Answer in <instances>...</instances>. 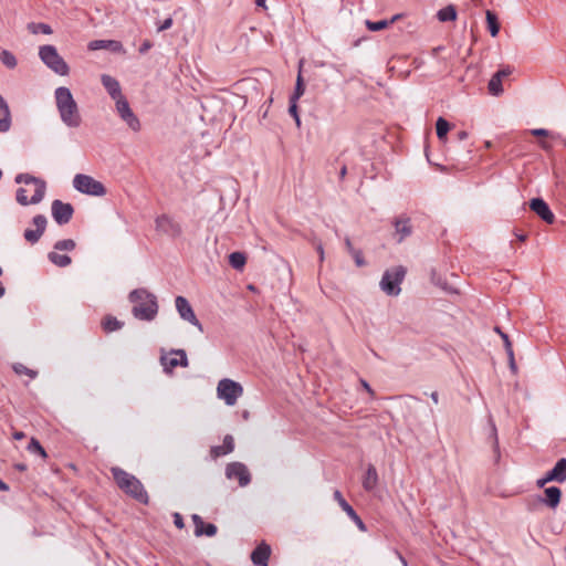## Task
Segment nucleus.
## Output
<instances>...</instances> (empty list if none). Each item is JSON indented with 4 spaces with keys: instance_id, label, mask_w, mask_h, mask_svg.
I'll use <instances>...</instances> for the list:
<instances>
[{
    "instance_id": "obj_1",
    "label": "nucleus",
    "mask_w": 566,
    "mask_h": 566,
    "mask_svg": "<svg viewBox=\"0 0 566 566\" xmlns=\"http://www.w3.org/2000/svg\"><path fill=\"white\" fill-rule=\"evenodd\" d=\"M128 300L134 304L132 313L135 318L150 322L156 317L158 303L155 294L143 287L135 289L129 293Z\"/></svg>"
},
{
    "instance_id": "obj_2",
    "label": "nucleus",
    "mask_w": 566,
    "mask_h": 566,
    "mask_svg": "<svg viewBox=\"0 0 566 566\" xmlns=\"http://www.w3.org/2000/svg\"><path fill=\"white\" fill-rule=\"evenodd\" d=\"M112 475L117 486L127 495L143 504H148L149 497L143 483L133 474L124 469L114 467L111 469Z\"/></svg>"
},
{
    "instance_id": "obj_3",
    "label": "nucleus",
    "mask_w": 566,
    "mask_h": 566,
    "mask_svg": "<svg viewBox=\"0 0 566 566\" xmlns=\"http://www.w3.org/2000/svg\"><path fill=\"white\" fill-rule=\"evenodd\" d=\"M14 181L17 184H24V185L34 184L36 186L34 193L30 199L28 198L27 190L24 188L20 187L17 189L15 199L19 205H21V206L38 205L44 199L45 191H46V182L43 179L34 177L30 174L23 172V174H18L14 178Z\"/></svg>"
},
{
    "instance_id": "obj_4",
    "label": "nucleus",
    "mask_w": 566,
    "mask_h": 566,
    "mask_svg": "<svg viewBox=\"0 0 566 566\" xmlns=\"http://www.w3.org/2000/svg\"><path fill=\"white\" fill-rule=\"evenodd\" d=\"M407 270L402 265H397L384 272L380 280V289L389 296H398L401 292V283L405 280Z\"/></svg>"
},
{
    "instance_id": "obj_5",
    "label": "nucleus",
    "mask_w": 566,
    "mask_h": 566,
    "mask_svg": "<svg viewBox=\"0 0 566 566\" xmlns=\"http://www.w3.org/2000/svg\"><path fill=\"white\" fill-rule=\"evenodd\" d=\"M39 57L54 73L62 76L69 74V65L66 64L64 59L59 54L54 45L46 44L40 46Z\"/></svg>"
},
{
    "instance_id": "obj_6",
    "label": "nucleus",
    "mask_w": 566,
    "mask_h": 566,
    "mask_svg": "<svg viewBox=\"0 0 566 566\" xmlns=\"http://www.w3.org/2000/svg\"><path fill=\"white\" fill-rule=\"evenodd\" d=\"M243 394V387L240 382L230 378H223L218 382L217 396L223 400L227 406H234Z\"/></svg>"
},
{
    "instance_id": "obj_7",
    "label": "nucleus",
    "mask_w": 566,
    "mask_h": 566,
    "mask_svg": "<svg viewBox=\"0 0 566 566\" xmlns=\"http://www.w3.org/2000/svg\"><path fill=\"white\" fill-rule=\"evenodd\" d=\"M73 187L81 193L101 197L106 193L105 186L93 177L77 174L73 179Z\"/></svg>"
},
{
    "instance_id": "obj_8",
    "label": "nucleus",
    "mask_w": 566,
    "mask_h": 566,
    "mask_svg": "<svg viewBox=\"0 0 566 566\" xmlns=\"http://www.w3.org/2000/svg\"><path fill=\"white\" fill-rule=\"evenodd\" d=\"M226 478L229 480H238L239 485L244 488L251 482V474L247 465L242 462L228 463L224 471Z\"/></svg>"
},
{
    "instance_id": "obj_9",
    "label": "nucleus",
    "mask_w": 566,
    "mask_h": 566,
    "mask_svg": "<svg viewBox=\"0 0 566 566\" xmlns=\"http://www.w3.org/2000/svg\"><path fill=\"white\" fill-rule=\"evenodd\" d=\"M156 230L169 238H177L182 229L179 222L168 214H160L155 219Z\"/></svg>"
},
{
    "instance_id": "obj_10",
    "label": "nucleus",
    "mask_w": 566,
    "mask_h": 566,
    "mask_svg": "<svg viewBox=\"0 0 566 566\" xmlns=\"http://www.w3.org/2000/svg\"><path fill=\"white\" fill-rule=\"evenodd\" d=\"M51 212L54 221L59 226H64L70 222L73 217L74 208L69 202H63L60 199H55L51 205Z\"/></svg>"
},
{
    "instance_id": "obj_11",
    "label": "nucleus",
    "mask_w": 566,
    "mask_h": 566,
    "mask_svg": "<svg viewBox=\"0 0 566 566\" xmlns=\"http://www.w3.org/2000/svg\"><path fill=\"white\" fill-rule=\"evenodd\" d=\"M176 310L179 314V316L190 323L191 325L196 326L200 332L203 331L202 324L197 318L189 301L184 296H177L175 300Z\"/></svg>"
},
{
    "instance_id": "obj_12",
    "label": "nucleus",
    "mask_w": 566,
    "mask_h": 566,
    "mask_svg": "<svg viewBox=\"0 0 566 566\" xmlns=\"http://www.w3.org/2000/svg\"><path fill=\"white\" fill-rule=\"evenodd\" d=\"M102 84L107 93L115 101V106H129L128 102L122 94L119 82L111 75H102Z\"/></svg>"
},
{
    "instance_id": "obj_13",
    "label": "nucleus",
    "mask_w": 566,
    "mask_h": 566,
    "mask_svg": "<svg viewBox=\"0 0 566 566\" xmlns=\"http://www.w3.org/2000/svg\"><path fill=\"white\" fill-rule=\"evenodd\" d=\"M32 224L35 229H25L23 237L30 244H35L46 229L48 219L44 214H36L32 218Z\"/></svg>"
},
{
    "instance_id": "obj_14",
    "label": "nucleus",
    "mask_w": 566,
    "mask_h": 566,
    "mask_svg": "<svg viewBox=\"0 0 566 566\" xmlns=\"http://www.w3.org/2000/svg\"><path fill=\"white\" fill-rule=\"evenodd\" d=\"M395 228V235L397 237V243H401L405 239L410 237L413 232L411 219L407 214L402 213L391 221Z\"/></svg>"
},
{
    "instance_id": "obj_15",
    "label": "nucleus",
    "mask_w": 566,
    "mask_h": 566,
    "mask_svg": "<svg viewBox=\"0 0 566 566\" xmlns=\"http://www.w3.org/2000/svg\"><path fill=\"white\" fill-rule=\"evenodd\" d=\"M530 209L537 214L544 222L552 224L555 221V214L548 203L541 197L530 200Z\"/></svg>"
},
{
    "instance_id": "obj_16",
    "label": "nucleus",
    "mask_w": 566,
    "mask_h": 566,
    "mask_svg": "<svg viewBox=\"0 0 566 566\" xmlns=\"http://www.w3.org/2000/svg\"><path fill=\"white\" fill-rule=\"evenodd\" d=\"M562 500V490L558 486L552 485L544 489V496L538 495L533 500L534 503L545 504L547 507L555 510Z\"/></svg>"
},
{
    "instance_id": "obj_17",
    "label": "nucleus",
    "mask_w": 566,
    "mask_h": 566,
    "mask_svg": "<svg viewBox=\"0 0 566 566\" xmlns=\"http://www.w3.org/2000/svg\"><path fill=\"white\" fill-rule=\"evenodd\" d=\"M191 520L195 526L193 534L196 537H213L218 533V527L213 523H206L200 515L192 514Z\"/></svg>"
},
{
    "instance_id": "obj_18",
    "label": "nucleus",
    "mask_w": 566,
    "mask_h": 566,
    "mask_svg": "<svg viewBox=\"0 0 566 566\" xmlns=\"http://www.w3.org/2000/svg\"><path fill=\"white\" fill-rule=\"evenodd\" d=\"M334 499L338 502L339 506L348 515V517L357 525V527L360 531L365 532L366 531L365 523L359 517V515L356 513V511L353 509V506L344 499L340 491H338V490L334 491Z\"/></svg>"
},
{
    "instance_id": "obj_19",
    "label": "nucleus",
    "mask_w": 566,
    "mask_h": 566,
    "mask_svg": "<svg viewBox=\"0 0 566 566\" xmlns=\"http://www.w3.org/2000/svg\"><path fill=\"white\" fill-rule=\"evenodd\" d=\"M271 547L265 542L260 543L251 553V560L255 566H268Z\"/></svg>"
},
{
    "instance_id": "obj_20",
    "label": "nucleus",
    "mask_w": 566,
    "mask_h": 566,
    "mask_svg": "<svg viewBox=\"0 0 566 566\" xmlns=\"http://www.w3.org/2000/svg\"><path fill=\"white\" fill-rule=\"evenodd\" d=\"M119 118L127 124V126L134 130H140V122L137 115L133 112V108H116Z\"/></svg>"
},
{
    "instance_id": "obj_21",
    "label": "nucleus",
    "mask_w": 566,
    "mask_h": 566,
    "mask_svg": "<svg viewBox=\"0 0 566 566\" xmlns=\"http://www.w3.org/2000/svg\"><path fill=\"white\" fill-rule=\"evenodd\" d=\"M61 119L70 127H77L81 123L78 108H59Z\"/></svg>"
},
{
    "instance_id": "obj_22",
    "label": "nucleus",
    "mask_w": 566,
    "mask_h": 566,
    "mask_svg": "<svg viewBox=\"0 0 566 566\" xmlns=\"http://www.w3.org/2000/svg\"><path fill=\"white\" fill-rule=\"evenodd\" d=\"M378 484V473L373 464H368L365 475L363 478V488L370 492L376 489Z\"/></svg>"
},
{
    "instance_id": "obj_23",
    "label": "nucleus",
    "mask_w": 566,
    "mask_h": 566,
    "mask_svg": "<svg viewBox=\"0 0 566 566\" xmlns=\"http://www.w3.org/2000/svg\"><path fill=\"white\" fill-rule=\"evenodd\" d=\"M55 103L56 106H76L71 91L64 86L55 90Z\"/></svg>"
},
{
    "instance_id": "obj_24",
    "label": "nucleus",
    "mask_w": 566,
    "mask_h": 566,
    "mask_svg": "<svg viewBox=\"0 0 566 566\" xmlns=\"http://www.w3.org/2000/svg\"><path fill=\"white\" fill-rule=\"evenodd\" d=\"M344 244H345L346 251L353 258L355 264L358 268L365 266L366 265V260H365V258L363 255V251L360 249L354 248L349 237H345Z\"/></svg>"
},
{
    "instance_id": "obj_25",
    "label": "nucleus",
    "mask_w": 566,
    "mask_h": 566,
    "mask_svg": "<svg viewBox=\"0 0 566 566\" xmlns=\"http://www.w3.org/2000/svg\"><path fill=\"white\" fill-rule=\"evenodd\" d=\"M549 472V478H553L555 482L564 483L566 481V458L558 459Z\"/></svg>"
},
{
    "instance_id": "obj_26",
    "label": "nucleus",
    "mask_w": 566,
    "mask_h": 566,
    "mask_svg": "<svg viewBox=\"0 0 566 566\" xmlns=\"http://www.w3.org/2000/svg\"><path fill=\"white\" fill-rule=\"evenodd\" d=\"M234 449V440L233 437L230 434H227L223 439L222 446H214L211 448V454L213 457H221L226 455L228 453H231Z\"/></svg>"
},
{
    "instance_id": "obj_27",
    "label": "nucleus",
    "mask_w": 566,
    "mask_h": 566,
    "mask_svg": "<svg viewBox=\"0 0 566 566\" xmlns=\"http://www.w3.org/2000/svg\"><path fill=\"white\" fill-rule=\"evenodd\" d=\"M302 67V61L300 62V69ZM305 85L302 77L301 70L296 78V84L293 94L290 96L289 106H297L298 98L304 94Z\"/></svg>"
},
{
    "instance_id": "obj_28",
    "label": "nucleus",
    "mask_w": 566,
    "mask_h": 566,
    "mask_svg": "<svg viewBox=\"0 0 566 566\" xmlns=\"http://www.w3.org/2000/svg\"><path fill=\"white\" fill-rule=\"evenodd\" d=\"M88 48L91 50L112 49L113 51H118L122 49V44L114 40H95L88 44Z\"/></svg>"
},
{
    "instance_id": "obj_29",
    "label": "nucleus",
    "mask_w": 566,
    "mask_h": 566,
    "mask_svg": "<svg viewBox=\"0 0 566 566\" xmlns=\"http://www.w3.org/2000/svg\"><path fill=\"white\" fill-rule=\"evenodd\" d=\"M49 261L59 266V268H66L72 263V259L66 254H60L57 251H51L48 253Z\"/></svg>"
},
{
    "instance_id": "obj_30",
    "label": "nucleus",
    "mask_w": 566,
    "mask_h": 566,
    "mask_svg": "<svg viewBox=\"0 0 566 566\" xmlns=\"http://www.w3.org/2000/svg\"><path fill=\"white\" fill-rule=\"evenodd\" d=\"M457 15V9L453 4H449L437 12V18L440 22L454 21Z\"/></svg>"
},
{
    "instance_id": "obj_31",
    "label": "nucleus",
    "mask_w": 566,
    "mask_h": 566,
    "mask_svg": "<svg viewBox=\"0 0 566 566\" xmlns=\"http://www.w3.org/2000/svg\"><path fill=\"white\" fill-rule=\"evenodd\" d=\"M102 326L106 333H112L120 329L124 326V323L112 315H107L103 319Z\"/></svg>"
},
{
    "instance_id": "obj_32",
    "label": "nucleus",
    "mask_w": 566,
    "mask_h": 566,
    "mask_svg": "<svg viewBox=\"0 0 566 566\" xmlns=\"http://www.w3.org/2000/svg\"><path fill=\"white\" fill-rule=\"evenodd\" d=\"M449 130H450V123L440 116L436 122V133H437L438 139L441 142L446 140Z\"/></svg>"
},
{
    "instance_id": "obj_33",
    "label": "nucleus",
    "mask_w": 566,
    "mask_h": 566,
    "mask_svg": "<svg viewBox=\"0 0 566 566\" xmlns=\"http://www.w3.org/2000/svg\"><path fill=\"white\" fill-rule=\"evenodd\" d=\"M245 262L247 256L243 252L235 251L229 254V264L234 270H242L243 266L245 265Z\"/></svg>"
},
{
    "instance_id": "obj_34",
    "label": "nucleus",
    "mask_w": 566,
    "mask_h": 566,
    "mask_svg": "<svg viewBox=\"0 0 566 566\" xmlns=\"http://www.w3.org/2000/svg\"><path fill=\"white\" fill-rule=\"evenodd\" d=\"M486 23L490 34L496 36L500 32V23L497 15L493 11H486Z\"/></svg>"
},
{
    "instance_id": "obj_35",
    "label": "nucleus",
    "mask_w": 566,
    "mask_h": 566,
    "mask_svg": "<svg viewBox=\"0 0 566 566\" xmlns=\"http://www.w3.org/2000/svg\"><path fill=\"white\" fill-rule=\"evenodd\" d=\"M27 28L32 34H52L53 32L52 28L49 24L42 22H30L28 23Z\"/></svg>"
},
{
    "instance_id": "obj_36",
    "label": "nucleus",
    "mask_w": 566,
    "mask_h": 566,
    "mask_svg": "<svg viewBox=\"0 0 566 566\" xmlns=\"http://www.w3.org/2000/svg\"><path fill=\"white\" fill-rule=\"evenodd\" d=\"M11 127L10 108H0V133H6Z\"/></svg>"
},
{
    "instance_id": "obj_37",
    "label": "nucleus",
    "mask_w": 566,
    "mask_h": 566,
    "mask_svg": "<svg viewBox=\"0 0 566 566\" xmlns=\"http://www.w3.org/2000/svg\"><path fill=\"white\" fill-rule=\"evenodd\" d=\"M0 61L8 69H14L18 64L17 57L8 50L0 52Z\"/></svg>"
},
{
    "instance_id": "obj_38",
    "label": "nucleus",
    "mask_w": 566,
    "mask_h": 566,
    "mask_svg": "<svg viewBox=\"0 0 566 566\" xmlns=\"http://www.w3.org/2000/svg\"><path fill=\"white\" fill-rule=\"evenodd\" d=\"M490 94L494 96H499L503 92L502 81L499 75H492L489 85H488Z\"/></svg>"
},
{
    "instance_id": "obj_39",
    "label": "nucleus",
    "mask_w": 566,
    "mask_h": 566,
    "mask_svg": "<svg viewBox=\"0 0 566 566\" xmlns=\"http://www.w3.org/2000/svg\"><path fill=\"white\" fill-rule=\"evenodd\" d=\"M76 247V243L73 239H63L59 240L54 243V251H73Z\"/></svg>"
},
{
    "instance_id": "obj_40",
    "label": "nucleus",
    "mask_w": 566,
    "mask_h": 566,
    "mask_svg": "<svg viewBox=\"0 0 566 566\" xmlns=\"http://www.w3.org/2000/svg\"><path fill=\"white\" fill-rule=\"evenodd\" d=\"M160 363L163 365V369L165 374L171 375L172 369L178 367V358H167L166 356L160 357Z\"/></svg>"
},
{
    "instance_id": "obj_41",
    "label": "nucleus",
    "mask_w": 566,
    "mask_h": 566,
    "mask_svg": "<svg viewBox=\"0 0 566 566\" xmlns=\"http://www.w3.org/2000/svg\"><path fill=\"white\" fill-rule=\"evenodd\" d=\"M28 451H30L31 453H36L39 454L40 457L42 458H46L48 454H46V451L44 450V448L41 446V443L39 442V440H36L35 438H32L28 444Z\"/></svg>"
},
{
    "instance_id": "obj_42",
    "label": "nucleus",
    "mask_w": 566,
    "mask_h": 566,
    "mask_svg": "<svg viewBox=\"0 0 566 566\" xmlns=\"http://www.w3.org/2000/svg\"><path fill=\"white\" fill-rule=\"evenodd\" d=\"M390 25V22L387 20H379V21H370L366 20V27L369 31L376 32L384 30Z\"/></svg>"
},
{
    "instance_id": "obj_43",
    "label": "nucleus",
    "mask_w": 566,
    "mask_h": 566,
    "mask_svg": "<svg viewBox=\"0 0 566 566\" xmlns=\"http://www.w3.org/2000/svg\"><path fill=\"white\" fill-rule=\"evenodd\" d=\"M13 370L18 374V375H28L30 378L34 379L36 376H38V373L33 369H30L28 368L27 366H24L23 364H15L13 366Z\"/></svg>"
},
{
    "instance_id": "obj_44",
    "label": "nucleus",
    "mask_w": 566,
    "mask_h": 566,
    "mask_svg": "<svg viewBox=\"0 0 566 566\" xmlns=\"http://www.w3.org/2000/svg\"><path fill=\"white\" fill-rule=\"evenodd\" d=\"M171 354L179 356L178 358V365L181 367H188L189 360L187 357V354L184 349H172Z\"/></svg>"
},
{
    "instance_id": "obj_45",
    "label": "nucleus",
    "mask_w": 566,
    "mask_h": 566,
    "mask_svg": "<svg viewBox=\"0 0 566 566\" xmlns=\"http://www.w3.org/2000/svg\"><path fill=\"white\" fill-rule=\"evenodd\" d=\"M506 354H507V357H509V363H510L511 370L512 371H516L517 367H516V364H515V360H514V352H513V346H512L511 342H507Z\"/></svg>"
},
{
    "instance_id": "obj_46",
    "label": "nucleus",
    "mask_w": 566,
    "mask_h": 566,
    "mask_svg": "<svg viewBox=\"0 0 566 566\" xmlns=\"http://www.w3.org/2000/svg\"><path fill=\"white\" fill-rule=\"evenodd\" d=\"M530 134L534 137H549L551 130L546 128H533L530 129Z\"/></svg>"
},
{
    "instance_id": "obj_47",
    "label": "nucleus",
    "mask_w": 566,
    "mask_h": 566,
    "mask_svg": "<svg viewBox=\"0 0 566 566\" xmlns=\"http://www.w3.org/2000/svg\"><path fill=\"white\" fill-rule=\"evenodd\" d=\"M491 437L493 438V450L496 453V455L500 457L497 431L494 423H492Z\"/></svg>"
},
{
    "instance_id": "obj_48",
    "label": "nucleus",
    "mask_w": 566,
    "mask_h": 566,
    "mask_svg": "<svg viewBox=\"0 0 566 566\" xmlns=\"http://www.w3.org/2000/svg\"><path fill=\"white\" fill-rule=\"evenodd\" d=\"M172 25V18H167L165 19L163 22H158L157 23V31L158 32H163V31H166L168 29H170Z\"/></svg>"
},
{
    "instance_id": "obj_49",
    "label": "nucleus",
    "mask_w": 566,
    "mask_h": 566,
    "mask_svg": "<svg viewBox=\"0 0 566 566\" xmlns=\"http://www.w3.org/2000/svg\"><path fill=\"white\" fill-rule=\"evenodd\" d=\"M513 72V69L509 65L500 69L496 73H494V75H499V77L501 78V81H503L505 77L510 76Z\"/></svg>"
},
{
    "instance_id": "obj_50",
    "label": "nucleus",
    "mask_w": 566,
    "mask_h": 566,
    "mask_svg": "<svg viewBox=\"0 0 566 566\" xmlns=\"http://www.w3.org/2000/svg\"><path fill=\"white\" fill-rule=\"evenodd\" d=\"M549 475H551V472H549V471H547V472L544 474V476H542L541 479H538V480L536 481V485H537L538 488H544L547 483L555 481L553 478H549Z\"/></svg>"
},
{
    "instance_id": "obj_51",
    "label": "nucleus",
    "mask_w": 566,
    "mask_h": 566,
    "mask_svg": "<svg viewBox=\"0 0 566 566\" xmlns=\"http://www.w3.org/2000/svg\"><path fill=\"white\" fill-rule=\"evenodd\" d=\"M289 111V114L291 115V117H293V119L295 120V124L297 127L301 126V118H300V108H287Z\"/></svg>"
},
{
    "instance_id": "obj_52",
    "label": "nucleus",
    "mask_w": 566,
    "mask_h": 566,
    "mask_svg": "<svg viewBox=\"0 0 566 566\" xmlns=\"http://www.w3.org/2000/svg\"><path fill=\"white\" fill-rule=\"evenodd\" d=\"M172 517H174V524L177 528L181 530L185 527V523H184V518H182L181 514L174 513Z\"/></svg>"
},
{
    "instance_id": "obj_53",
    "label": "nucleus",
    "mask_w": 566,
    "mask_h": 566,
    "mask_svg": "<svg viewBox=\"0 0 566 566\" xmlns=\"http://www.w3.org/2000/svg\"><path fill=\"white\" fill-rule=\"evenodd\" d=\"M552 140L560 142L562 144L566 145V139L563 138V136L559 133L551 130L549 137Z\"/></svg>"
},
{
    "instance_id": "obj_54",
    "label": "nucleus",
    "mask_w": 566,
    "mask_h": 566,
    "mask_svg": "<svg viewBox=\"0 0 566 566\" xmlns=\"http://www.w3.org/2000/svg\"><path fill=\"white\" fill-rule=\"evenodd\" d=\"M495 332L499 333L500 336L502 337L504 348L506 349L507 342H511L509 335L506 333L502 332L500 327H495Z\"/></svg>"
},
{
    "instance_id": "obj_55",
    "label": "nucleus",
    "mask_w": 566,
    "mask_h": 566,
    "mask_svg": "<svg viewBox=\"0 0 566 566\" xmlns=\"http://www.w3.org/2000/svg\"><path fill=\"white\" fill-rule=\"evenodd\" d=\"M151 45H153V44H151L149 41H145V42L140 45V48H139V52H140L142 54L146 53V52L151 48Z\"/></svg>"
},
{
    "instance_id": "obj_56",
    "label": "nucleus",
    "mask_w": 566,
    "mask_h": 566,
    "mask_svg": "<svg viewBox=\"0 0 566 566\" xmlns=\"http://www.w3.org/2000/svg\"><path fill=\"white\" fill-rule=\"evenodd\" d=\"M316 251H317V253L319 255V261L323 262L324 261V248H323V244L321 242L317 243Z\"/></svg>"
},
{
    "instance_id": "obj_57",
    "label": "nucleus",
    "mask_w": 566,
    "mask_h": 566,
    "mask_svg": "<svg viewBox=\"0 0 566 566\" xmlns=\"http://www.w3.org/2000/svg\"><path fill=\"white\" fill-rule=\"evenodd\" d=\"M14 469L20 471V472H24L28 470V465L25 463H15L14 464Z\"/></svg>"
},
{
    "instance_id": "obj_58",
    "label": "nucleus",
    "mask_w": 566,
    "mask_h": 566,
    "mask_svg": "<svg viewBox=\"0 0 566 566\" xmlns=\"http://www.w3.org/2000/svg\"><path fill=\"white\" fill-rule=\"evenodd\" d=\"M213 109H214V108H208V107L202 108V114H200V115H199V116H200V118H201L202 120H205V119H206V117L210 114V111H213Z\"/></svg>"
},
{
    "instance_id": "obj_59",
    "label": "nucleus",
    "mask_w": 566,
    "mask_h": 566,
    "mask_svg": "<svg viewBox=\"0 0 566 566\" xmlns=\"http://www.w3.org/2000/svg\"><path fill=\"white\" fill-rule=\"evenodd\" d=\"M24 437H25V433H24V432H22V431H15V432L13 433V439H14V440H22V439H24Z\"/></svg>"
},
{
    "instance_id": "obj_60",
    "label": "nucleus",
    "mask_w": 566,
    "mask_h": 566,
    "mask_svg": "<svg viewBox=\"0 0 566 566\" xmlns=\"http://www.w3.org/2000/svg\"><path fill=\"white\" fill-rule=\"evenodd\" d=\"M347 174V167L346 165H343L339 170V180H343Z\"/></svg>"
},
{
    "instance_id": "obj_61",
    "label": "nucleus",
    "mask_w": 566,
    "mask_h": 566,
    "mask_svg": "<svg viewBox=\"0 0 566 566\" xmlns=\"http://www.w3.org/2000/svg\"><path fill=\"white\" fill-rule=\"evenodd\" d=\"M360 382H361V386H363V387H364V388H365L369 394H374V391H373V389H371L370 385H369L366 380L361 379V380H360Z\"/></svg>"
},
{
    "instance_id": "obj_62",
    "label": "nucleus",
    "mask_w": 566,
    "mask_h": 566,
    "mask_svg": "<svg viewBox=\"0 0 566 566\" xmlns=\"http://www.w3.org/2000/svg\"><path fill=\"white\" fill-rule=\"evenodd\" d=\"M539 147L543 149V150H549L552 148V145L548 144L547 142H539Z\"/></svg>"
},
{
    "instance_id": "obj_63",
    "label": "nucleus",
    "mask_w": 566,
    "mask_h": 566,
    "mask_svg": "<svg viewBox=\"0 0 566 566\" xmlns=\"http://www.w3.org/2000/svg\"><path fill=\"white\" fill-rule=\"evenodd\" d=\"M396 555H397V557L399 558L400 563H401L403 566H408L407 559L401 555V553H399L398 551H396Z\"/></svg>"
},
{
    "instance_id": "obj_64",
    "label": "nucleus",
    "mask_w": 566,
    "mask_h": 566,
    "mask_svg": "<svg viewBox=\"0 0 566 566\" xmlns=\"http://www.w3.org/2000/svg\"><path fill=\"white\" fill-rule=\"evenodd\" d=\"M9 490H10L9 485H8L4 481H2V480L0 479V491H2V492H7V491H9Z\"/></svg>"
}]
</instances>
